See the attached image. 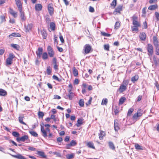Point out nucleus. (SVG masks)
Masks as SVG:
<instances>
[{
  "instance_id": "f257e3e1",
  "label": "nucleus",
  "mask_w": 159,
  "mask_h": 159,
  "mask_svg": "<svg viewBox=\"0 0 159 159\" xmlns=\"http://www.w3.org/2000/svg\"><path fill=\"white\" fill-rule=\"evenodd\" d=\"M131 18L133 25L131 27L132 31L137 33L139 31V28L141 27V26L140 22L139 20L138 16L135 15H134Z\"/></svg>"
},
{
  "instance_id": "f03ea898",
  "label": "nucleus",
  "mask_w": 159,
  "mask_h": 159,
  "mask_svg": "<svg viewBox=\"0 0 159 159\" xmlns=\"http://www.w3.org/2000/svg\"><path fill=\"white\" fill-rule=\"evenodd\" d=\"M41 131L42 133V135L44 137L46 138L48 135V137L51 138L52 136V133L50 132V130L49 129L50 125L49 124H46L44 125V126L46 127V128L45 129H44V124L42 123V125H41Z\"/></svg>"
},
{
  "instance_id": "7ed1b4c3",
  "label": "nucleus",
  "mask_w": 159,
  "mask_h": 159,
  "mask_svg": "<svg viewBox=\"0 0 159 159\" xmlns=\"http://www.w3.org/2000/svg\"><path fill=\"white\" fill-rule=\"evenodd\" d=\"M129 80H124L118 89V91L121 93L125 91L127 89V86L129 84Z\"/></svg>"
},
{
  "instance_id": "20e7f679",
  "label": "nucleus",
  "mask_w": 159,
  "mask_h": 159,
  "mask_svg": "<svg viewBox=\"0 0 159 159\" xmlns=\"http://www.w3.org/2000/svg\"><path fill=\"white\" fill-rule=\"evenodd\" d=\"M15 57L12 53H10L9 57L6 60V65L7 66H10L13 62V59Z\"/></svg>"
},
{
  "instance_id": "39448f33",
  "label": "nucleus",
  "mask_w": 159,
  "mask_h": 159,
  "mask_svg": "<svg viewBox=\"0 0 159 159\" xmlns=\"http://www.w3.org/2000/svg\"><path fill=\"white\" fill-rule=\"evenodd\" d=\"M143 110L141 109H139L138 110L137 112L134 113L132 116V119L134 120H137L138 119L139 117L142 116L143 113Z\"/></svg>"
},
{
  "instance_id": "423d86ee",
  "label": "nucleus",
  "mask_w": 159,
  "mask_h": 159,
  "mask_svg": "<svg viewBox=\"0 0 159 159\" xmlns=\"http://www.w3.org/2000/svg\"><path fill=\"white\" fill-rule=\"evenodd\" d=\"M68 93H66V95L64 96V98L66 99H69V100H72L73 98L75 97V93L70 91V90H68Z\"/></svg>"
},
{
  "instance_id": "0eeeda50",
  "label": "nucleus",
  "mask_w": 159,
  "mask_h": 159,
  "mask_svg": "<svg viewBox=\"0 0 159 159\" xmlns=\"http://www.w3.org/2000/svg\"><path fill=\"white\" fill-rule=\"evenodd\" d=\"M84 53L87 54L93 51L92 47L89 44H86L84 47Z\"/></svg>"
},
{
  "instance_id": "6e6552de",
  "label": "nucleus",
  "mask_w": 159,
  "mask_h": 159,
  "mask_svg": "<svg viewBox=\"0 0 159 159\" xmlns=\"http://www.w3.org/2000/svg\"><path fill=\"white\" fill-rule=\"evenodd\" d=\"M147 50L148 52V54L149 56H152L153 53V46L150 43L147 44Z\"/></svg>"
},
{
  "instance_id": "1a4fd4ad",
  "label": "nucleus",
  "mask_w": 159,
  "mask_h": 159,
  "mask_svg": "<svg viewBox=\"0 0 159 159\" xmlns=\"http://www.w3.org/2000/svg\"><path fill=\"white\" fill-rule=\"evenodd\" d=\"M47 50L49 56L50 57H53L55 54V52L53 48L50 46H48L47 48Z\"/></svg>"
},
{
  "instance_id": "9d476101",
  "label": "nucleus",
  "mask_w": 159,
  "mask_h": 159,
  "mask_svg": "<svg viewBox=\"0 0 159 159\" xmlns=\"http://www.w3.org/2000/svg\"><path fill=\"white\" fill-rule=\"evenodd\" d=\"M52 64L53 65V68L54 69L56 70H58L59 65L57 62V60L56 57H54L52 58Z\"/></svg>"
},
{
  "instance_id": "9b49d317",
  "label": "nucleus",
  "mask_w": 159,
  "mask_h": 159,
  "mask_svg": "<svg viewBox=\"0 0 159 159\" xmlns=\"http://www.w3.org/2000/svg\"><path fill=\"white\" fill-rule=\"evenodd\" d=\"M48 9L49 14L52 16L54 13V8L53 7V4L52 3H49L48 6Z\"/></svg>"
},
{
  "instance_id": "f8f14e48",
  "label": "nucleus",
  "mask_w": 159,
  "mask_h": 159,
  "mask_svg": "<svg viewBox=\"0 0 159 159\" xmlns=\"http://www.w3.org/2000/svg\"><path fill=\"white\" fill-rule=\"evenodd\" d=\"M34 25L32 23L28 24L27 25H25V32H28L31 31Z\"/></svg>"
},
{
  "instance_id": "ddd939ff",
  "label": "nucleus",
  "mask_w": 159,
  "mask_h": 159,
  "mask_svg": "<svg viewBox=\"0 0 159 159\" xmlns=\"http://www.w3.org/2000/svg\"><path fill=\"white\" fill-rule=\"evenodd\" d=\"M16 4L18 10L22 9L23 2L21 0H15Z\"/></svg>"
},
{
  "instance_id": "4468645a",
  "label": "nucleus",
  "mask_w": 159,
  "mask_h": 159,
  "mask_svg": "<svg viewBox=\"0 0 159 159\" xmlns=\"http://www.w3.org/2000/svg\"><path fill=\"white\" fill-rule=\"evenodd\" d=\"M123 6L122 5H119L118 6L113 12V14L116 15L118 13L120 14V12L122 10Z\"/></svg>"
},
{
  "instance_id": "2eb2a0df",
  "label": "nucleus",
  "mask_w": 159,
  "mask_h": 159,
  "mask_svg": "<svg viewBox=\"0 0 159 159\" xmlns=\"http://www.w3.org/2000/svg\"><path fill=\"white\" fill-rule=\"evenodd\" d=\"M36 154L38 155L40 157L43 158H47V156L44 152L42 151H37Z\"/></svg>"
},
{
  "instance_id": "dca6fc26",
  "label": "nucleus",
  "mask_w": 159,
  "mask_h": 159,
  "mask_svg": "<svg viewBox=\"0 0 159 159\" xmlns=\"http://www.w3.org/2000/svg\"><path fill=\"white\" fill-rule=\"evenodd\" d=\"M9 13L14 18H16L17 16V12L15 11L14 10L11 8H9Z\"/></svg>"
},
{
  "instance_id": "f3484780",
  "label": "nucleus",
  "mask_w": 159,
  "mask_h": 159,
  "mask_svg": "<svg viewBox=\"0 0 159 159\" xmlns=\"http://www.w3.org/2000/svg\"><path fill=\"white\" fill-rule=\"evenodd\" d=\"M100 133L98 134L99 139L100 140H102L104 137L106 136V133L105 131L102 130H100Z\"/></svg>"
},
{
  "instance_id": "a211bd4d",
  "label": "nucleus",
  "mask_w": 159,
  "mask_h": 159,
  "mask_svg": "<svg viewBox=\"0 0 159 159\" xmlns=\"http://www.w3.org/2000/svg\"><path fill=\"white\" fill-rule=\"evenodd\" d=\"M28 138L29 137L28 135H25L22 136L21 137L17 138L16 139V140L18 142L21 141L24 142L25 140H27Z\"/></svg>"
},
{
  "instance_id": "6ab92c4d",
  "label": "nucleus",
  "mask_w": 159,
  "mask_h": 159,
  "mask_svg": "<svg viewBox=\"0 0 159 159\" xmlns=\"http://www.w3.org/2000/svg\"><path fill=\"white\" fill-rule=\"evenodd\" d=\"M10 155L14 158L18 159H27L25 157L23 156L21 154H18L16 155H14L10 154Z\"/></svg>"
},
{
  "instance_id": "aec40b11",
  "label": "nucleus",
  "mask_w": 159,
  "mask_h": 159,
  "mask_svg": "<svg viewBox=\"0 0 159 159\" xmlns=\"http://www.w3.org/2000/svg\"><path fill=\"white\" fill-rule=\"evenodd\" d=\"M43 49L41 47L39 48L38 49V51L36 52V53L37 57L40 58L41 57V55L43 54Z\"/></svg>"
},
{
  "instance_id": "412c9836",
  "label": "nucleus",
  "mask_w": 159,
  "mask_h": 159,
  "mask_svg": "<svg viewBox=\"0 0 159 159\" xmlns=\"http://www.w3.org/2000/svg\"><path fill=\"white\" fill-rule=\"evenodd\" d=\"M20 13V16L22 21H24L26 20V17L25 16V13L22 11V9L18 10Z\"/></svg>"
},
{
  "instance_id": "4be33fe9",
  "label": "nucleus",
  "mask_w": 159,
  "mask_h": 159,
  "mask_svg": "<svg viewBox=\"0 0 159 159\" xmlns=\"http://www.w3.org/2000/svg\"><path fill=\"white\" fill-rule=\"evenodd\" d=\"M77 144V143L75 140H72L70 142V143L66 144V147L67 148H69L70 146H75Z\"/></svg>"
},
{
  "instance_id": "5701e85b",
  "label": "nucleus",
  "mask_w": 159,
  "mask_h": 159,
  "mask_svg": "<svg viewBox=\"0 0 159 159\" xmlns=\"http://www.w3.org/2000/svg\"><path fill=\"white\" fill-rule=\"evenodd\" d=\"M114 127L116 131H117L120 129L119 125L117 120H115L114 121Z\"/></svg>"
},
{
  "instance_id": "b1692460",
  "label": "nucleus",
  "mask_w": 159,
  "mask_h": 159,
  "mask_svg": "<svg viewBox=\"0 0 159 159\" xmlns=\"http://www.w3.org/2000/svg\"><path fill=\"white\" fill-rule=\"evenodd\" d=\"M42 7V5L39 3L36 4L35 6V9L36 11H41Z\"/></svg>"
},
{
  "instance_id": "393cba45",
  "label": "nucleus",
  "mask_w": 159,
  "mask_h": 159,
  "mask_svg": "<svg viewBox=\"0 0 159 159\" xmlns=\"http://www.w3.org/2000/svg\"><path fill=\"white\" fill-rule=\"evenodd\" d=\"M25 117L24 116H20L18 117V120L19 122L21 124L27 125L23 121Z\"/></svg>"
},
{
  "instance_id": "a878e982",
  "label": "nucleus",
  "mask_w": 159,
  "mask_h": 159,
  "mask_svg": "<svg viewBox=\"0 0 159 159\" xmlns=\"http://www.w3.org/2000/svg\"><path fill=\"white\" fill-rule=\"evenodd\" d=\"M153 39L154 46L159 45V42L158 40L157 35L153 36Z\"/></svg>"
},
{
  "instance_id": "bb28decb",
  "label": "nucleus",
  "mask_w": 159,
  "mask_h": 159,
  "mask_svg": "<svg viewBox=\"0 0 159 159\" xmlns=\"http://www.w3.org/2000/svg\"><path fill=\"white\" fill-rule=\"evenodd\" d=\"M158 7V6L157 5L155 4L150 6L148 7V9L151 11L157 9Z\"/></svg>"
},
{
  "instance_id": "cd10ccee",
  "label": "nucleus",
  "mask_w": 159,
  "mask_h": 159,
  "mask_svg": "<svg viewBox=\"0 0 159 159\" xmlns=\"http://www.w3.org/2000/svg\"><path fill=\"white\" fill-rule=\"evenodd\" d=\"M146 35L144 32H142L140 34L139 38L142 41H145L146 39Z\"/></svg>"
},
{
  "instance_id": "c85d7f7f",
  "label": "nucleus",
  "mask_w": 159,
  "mask_h": 159,
  "mask_svg": "<svg viewBox=\"0 0 159 159\" xmlns=\"http://www.w3.org/2000/svg\"><path fill=\"white\" fill-rule=\"evenodd\" d=\"M20 34L19 33H13L9 35V38H11L14 37H20Z\"/></svg>"
},
{
  "instance_id": "c756f323",
  "label": "nucleus",
  "mask_w": 159,
  "mask_h": 159,
  "mask_svg": "<svg viewBox=\"0 0 159 159\" xmlns=\"http://www.w3.org/2000/svg\"><path fill=\"white\" fill-rule=\"evenodd\" d=\"M126 100V99L125 97H121L120 99L118 105H120L123 104L124 103L125 101Z\"/></svg>"
},
{
  "instance_id": "7c9ffc66",
  "label": "nucleus",
  "mask_w": 159,
  "mask_h": 159,
  "mask_svg": "<svg viewBox=\"0 0 159 159\" xmlns=\"http://www.w3.org/2000/svg\"><path fill=\"white\" fill-rule=\"evenodd\" d=\"M87 84L85 83L82 84L83 88L82 90V93L83 94H85L86 93V88L87 87Z\"/></svg>"
},
{
  "instance_id": "2f4dec72",
  "label": "nucleus",
  "mask_w": 159,
  "mask_h": 159,
  "mask_svg": "<svg viewBox=\"0 0 159 159\" xmlns=\"http://www.w3.org/2000/svg\"><path fill=\"white\" fill-rule=\"evenodd\" d=\"M83 119L82 118H80L78 120L77 123L76 124V126L78 127H79L81 125L83 124Z\"/></svg>"
},
{
  "instance_id": "473e14b6",
  "label": "nucleus",
  "mask_w": 159,
  "mask_h": 159,
  "mask_svg": "<svg viewBox=\"0 0 159 159\" xmlns=\"http://www.w3.org/2000/svg\"><path fill=\"white\" fill-rule=\"evenodd\" d=\"M50 28L51 30L54 31L55 30L56 25L53 22H51L49 25Z\"/></svg>"
},
{
  "instance_id": "72a5a7b5",
  "label": "nucleus",
  "mask_w": 159,
  "mask_h": 159,
  "mask_svg": "<svg viewBox=\"0 0 159 159\" xmlns=\"http://www.w3.org/2000/svg\"><path fill=\"white\" fill-rule=\"evenodd\" d=\"M7 93L6 91L2 89H0V96H5L7 95Z\"/></svg>"
},
{
  "instance_id": "f704fd0d",
  "label": "nucleus",
  "mask_w": 159,
  "mask_h": 159,
  "mask_svg": "<svg viewBox=\"0 0 159 159\" xmlns=\"http://www.w3.org/2000/svg\"><path fill=\"white\" fill-rule=\"evenodd\" d=\"M108 144L110 148L111 149L113 150H115V147L113 142L110 141L108 143Z\"/></svg>"
},
{
  "instance_id": "c9c22d12",
  "label": "nucleus",
  "mask_w": 159,
  "mask_h": 159,
  "mask_svg": "<svg viewBox=\"0 0 159 159\" xmlns=\"http://www.w3.org/2000/svg\"><path fill=\"white\" fill-rule=\"evenodd\" d=\"M73 73L74 76L76 77L78 75V71L75 66L73 67Z\"/></svg>"
},
{
  "instance_id": "e433bc0d",
  "label": "nucleus",
  "mask_w": 159,
  "mask_h": 159,
  "mask_svg": "<svg viewBox=\"0 0 159 159\" xmlns=\"http://www.w3.org/2000/svg\"><path fill=\"white\" fill-rule=\"evenodd\" d=\"M11 47L18 51L19 50L20 48V46L18 44H11Z\"/></svg>"
},
{
  "instance_id": "4c0bfd02",
  "label": "nucleus",
  "mask_w": 159,
  "mask_h": 159,
  "mask_svg": "<svg viewBox=\"0 0 159 159\" xmlns=\"http://www.w3.org/2000/svg\"><path fill=\"white\" fill-rule=\"evenodd\" d=\"M41 33L43 38L44 39H46L47 36V33L46 31L44 29H43L41 31Z\"/></svg>"
},
{
  "instance_id": "58836bf2",
  "label": "nucleus",
  "mask_w": 159,
  "mask_h": 159,
  "mask_svg": "<svg viewBox=\"0 0 159 159\" xmlns=\"http://www.w3.org/2000/svg\"><path fill=\"white\" fill-rule=\"evenodd\" d=\"M87 146L90 148L92 149H95V148L94 146V144L93 143L91 142H88L87 143Z\"/></svg>"
},
{
  "instance_id": "ea45409f",
  "label": "nucleus",
  "mask_w": 159,
  "mask_h": 159,
  "mask_svg": "<svg viewBox=\"0 0 159 159\" xmlns=\"http://www.w3.org/2000/svg\"><path fill=\"white\" fill-rule=\"evenodd\" d=\"M139 76L138 75H136L132 77L131 81L133 83H134L137 81L139 79Z\"/></svg>"
},
{
  "instance_id": "a19ab883",
  "label": "nucleus",
  "mask_w": 159,
  "mask_h": 159,
  "mask_svg": "<svg viewBox=\"0 0 159 159\" xmlns=\"http://www.w3.org/2000/svg\"><path fill=\"white\" fill-rule=\"evenodd\" d=\"M134 108H129L128 111L127 113V116H131L132 112L134 111Z\"/></svg>"
},
{
  "instance_id": "79ce46f5",
  "label": "nucleus",
  "mask_w": 159,
  "mask_h": 159,
  "mask_svg": "<svg viewBox=\"0 0 159 159\" xmlns=\"http://www.w3.org/2000/svg\"><path fill=\"white\" fill-rule=\"evenodd\" d=\"M42 58L44 60H46L48 58V53L47 52H44L42 54Z\"/></svg>"
},
{
  "instance_id": "37998d69",
  "label": "nucleus",
  "mask_w": 159,
  "mask_h": 159,
  "mask_svg": "<svg viewBox=\"0 0 159 159\" xmlns=\"http://www.w3.org/2000/svg\"><path fill=\"white\" fill-rule=\"evenodd\" d=\"M84 102L83 99H82L80 100L79 102V106L83 107L84 106Z\"/></svg>"
},
{
  "instance_id": "c03bdc74",
  "label": "nucleus",
  "mask_w": 159,
  "mask_h": 159,
  "mask_svg": "<svg viewBox=\"0 0 159 159\" xmlns=\"http://www.w3.org/2000/svg\"><path fill=\"white\" fill-rule=\"evenodd\" d=\"M135 148L136 150H143V148L142 146H141L139 144L135 143L134 145Z\"/></svg>"
},
{
  "instance_id": "a18cd8bd",
  "label": "nucleus",
  "mask_w": 159,
  "mask_h": 159,
  "mask_svg": "<svg viewBox=\"0 0 159 159\" xmlns=\"http://www.w3.org/2000/svg\"><path fill=\"white\" fill-rule=\"evenodd\" d=\"M46 72L47 73L48 75H51L52 72V69L50 66H48L47 67Z\"/></svg>"
},
{
  "instance_id": "49530a36",
  "label": "nucleus",
  "mask_w": 159,
  "mask_h": 159,
  "mask_svg": "<svg viewBox=\"0 0 159 159\" xmlns=\"http://www.w3.org/2000/svg\"><path fill=\"white\" fill-rule=\"evenodd\" d=\"M66 157L67 159H71L74 158V155L73 153L67 154L66 155Z\"/></svg>"
},
{
  "instance_id": "de8ad7c7",
  "label": "nucleus",
  "mask_w": 159,
  "mask_h": 159,
  "mask_svg": "<svg viewBox=\"0 0 159 159\" xmlns=\"http://www.w3.org/2000/svg\"><path fill=\"white\" fill-rule=\"evenodd\" d=\"M120 26V23L119 21H117L116 23L114 28L115 29H118Z\"/></svg>"
},
{
  "instance_id": "09e8293b",
  "label": "nucleus",
  "mask_w": 159,
  "mask_h": 159,
  "mask_svg": "<svg viewBox=\"0 0 159 159\" xmlns=\"http://www.w3.org/2000/svg\"><path fill=\"white\" fill-rule=\"evenodd\" d=\"M116 4L117 0H113L110 4L111 6L113 7V8H115V7Z\"/></svg>"
},
{
  "instance_id": "8fccbe9b",
  "label": "nucleus",
  "mask_w": 159,
  "mask_h": 159,
  "mask_svg": "<svg viewBox=\"0 0 159 159\" xmlns=\"http://www.w3.org/2000/svg\"><path fill=\"white\" fill-rule=\"evenodd\" d=\"M108 102V100L106 98H104L101 104L103 105H106Z\"/></svg>"
},
{
  "instance_id": "3c124183",
  "label": "nucleus",
  "mask_w": 159,
  "mask_h": 159,
  "mask_svg": "<svg viewBox=\"0 0 159 159\" xmlns=\"http://www.w3.org/2000/svg\"><path fill=\"white\" fill-rule=\"evenodd\" d=\"M52 77L54 80L57 81L59 82H60L62 81V80L59 79L56 75H53Z\"/></svg>"
},
{
  "instance_id": "603ef678",
  "label": "nucleus",
  "mask_w": 159,
  "mask_h": 159,
  "mask_svg": "<svg viewBox=\"0 0 159 159\" xmlns=\"http://www.w3.org/2000/svg\"><path fill=\"white\" fill-rule=\"evenodd\" d=\"M156 48L155 52L157 55H159V44L154 46Z\"/></svg>"
},
{
  "instance_id": "864d4df0",
  "label": "nucleus",
  "mask_w": 159,
  "mask_h": 159,
  "mask_svg": "<svg viewBox=\"0 0 159 159\" xmlns=\"http://www.w3.org/2000/svg\"><path fill=\"white\" fill-rule=\"evenodd\" d=\"M148 28V24L146 21H145L143 23V24L142 25V28L143 29H147Z\"/></svg>"
},
{
  "instance_id": "5fc2aeb1",
  "label": "nucleus",
  "mask_w": 159,
  "mask_h": 159,
  "mask_svg": "<svg viewBox=\"0 0 159 159\" xmlns=\"http://www.w3.org/2000/svg\"><path fill=\"white\" fill-rule=\"evenodd\" d=\"M29 133L31 135L34 137L38 136V134L34 131H30Z\"/></svg>"
},
{
  "instance_id": "6e6d98bb",
  "label": "nucleus",
  "mask_w": 159,
  "mask_h": 159,
  "mask_svg": "<svg viewBox=\"0 0 159 159\" xmlns=\"http://www.w3.org/2000/svg\"><path fill=\"white\" fill-rule=\"evenodd\" d=\"M110 46L109 44H105L104 45V49L107 51H109Z\"/></svg>"
},
{
  "instance_id": "4d7b16f0",
  "label": "nucleus",
  "mask_w": 159,
  "mask_h": 159,
  "mask_svg": "<svg viewBox=\"0 0 159 159\" xmlns=\"http://www.w3.org/2000/svg\"><path fill=\"white\" fill-rule=\"evenodd\" d=\"M44 115V114L43 112L39 111L38 113V116L39 118H43Z\"/></svg>"
},
{
  "instance_id": "13d9d810",
  "label": "nucleus",
  "mask_w": 159,
  "mask_h": 159,
  "mask_svg": "<svg viewBox=\"0 0 159 159\" xmlns=\"http://www.w3.org/2000/svg\"><path fill=\"white\" fill-rule=\"evenodd\" d=\"M102 35L106 36V37H110L111 36V35L107 33L104 32H101V33Z\"/></svg>"
},
{
  "instance_id": "bf43d9fd",
  "label": "nucleus",
  "mask_w": 159,
  "mask_h": 159,
  "mask_svg": "<svg viewBox=\"0 0 159 159\" xmlns=\"http://www.w3.org/2000/svg\"><path fill=\"white\" fill-rule=\"evenodd\" d=\"M57 37L55 35L54 36V44H56L57 45L58 44V41L57 39Z\"/></svg>"
},
{
  "instance_id": "052dcab7",
  "label": "nucleus",
  "mask_w": 159,
  "mask_h": 159,
  "mask_svg": "<svg viewBox=\"0 0 159 159\" xmlns=\"http://www.w3.org/2000/svg\"><path fill=\"white\" fill-rule=\"evenodd\" d=\"M12 135L14 137H18L19 135V134L16 132L14 131L12 133Z\"/></svg>"
},
{
  "instance_id": "680f3d73",
  "label": "nucleus",
  "mask_w": 159,
  "mask_h": 159,
  "mask_svg": "<svg viewBox=\"0 0 159 159\" xmlns=\"http://www.w3.org/2000/svg\"><path fill=\"white\" fill-rule=\"evenodd\" d=\"M60 34V35L59 37L60 39L61 43H64L65 41L62 36L61 34Z\"/></svg>"
},
{
  "instance_id": "e2e57ef3",
  "label": "nucleus",
  "mask_w": 159,
  "mask_h": 159,
  "mask_svg": "<svg viewBox=\"0 0 159 159\" xmlns=\"http://www.w3.org/2000/svg\"><path fill=\"white\" fill-rule=\"evenodd\" d=\"M155 15L157 20L159 21V13L157 12H155Z\"/></svg>"
},
{
  "instance_id": "0e129e2a",
  "label": "nucleus",
  "mask_w": 159,
  "mask_h": 159,
  "mask_svg": "<svg viewBox=\"0 0 159 159\" xmlns=\"http://www.w3.org/2000/svg\"><path fill=\"white\" fill-rule=\"evenodd\" d=\"M89 11L91 12H94V9L93 7L90 6L89 8Z\"/></svg>"
},
{
  "instance_id": "69168bd1",
  "label": "nucleus",
  "mask_w": 159,
  "mask_h": 159,
  "mask_svg": "<svg viewBox=\"0 0 159 159\" xmlns=\"http://www.w3.org/2000/svg\"><path fill=\"white\" fill-rule=\"evenodd\" d=\"M79 81L78 79H75L74 81L73 82V83L74 84L77 85L79 84Z\"/></svg>"
},
{
  "instance_id": "338daca9",
  "label": "nucleus",
  "mask_w": 159,
  "mask_h": 159,
  "mask_svg": "<svg viewBox=\"0 0 159 159\" xmlns=\"http://www.w3.org/2000/svg\"><path fill=\"white\" fill-rule=\"evenodd\" d=\"M146 7H145L143 8L142 10V13L143 15L145 16L146 14Z\"/></svg>"
},
{
  "instance_id": "774afa93",
  "label": "nucleus",
  "mask_w": 159,
  "mask_h": 159,
  "mask_svg": "<svg viewBox=\"0 0 159 159\" xmlns=\"http://www.w3.org/2000/svg\"><path fill=\"white\" fill-rule=\"evenodd\" d=\"M154 84L156 87L157 90H159V84L158 82L157 81H156Z\"/></svg>"
}]
</instances>
